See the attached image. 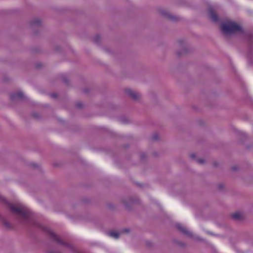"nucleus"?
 Segmentation results:
<instances>
[{
    "instance_id": "nucleus-26",
    "label": "nucleus",
    "mask_w": 253,
    "mask_h": 253,
    "mask_svg": "<svg viewBox=\"0 0 253 253\" xmlns=\"http://www.w3.org/2000/svg\"><path fill=\"white\" fill-rule=\"evenodd\" d=\"M239 169L237 166H234L231 167V169L233 171H237Z\"/></svg>"
},
{
    "instance_id": "nucleus-20",
    "label": "nucleus",
    "mask_w": 253,
    "mask_h": 253,
    "mask_svg": "<svg viewBox=\"0 0 253 253\" xmlns=\"http://www.w3.org/2000/svg\"><path fill=\"white\" fill-rule=\"evenodd\" d=\"M29 165L32 168H33L34 169H38L40 168V166L38 164L32 163H30Z\"/></svg>"
},
{
    "instance_id": "nucleus-7",
    "label": "nucleus",
    "mask_w": 253,
    "mask_h": 253,
    "mask_svg": "<svg viewBox=\"0 0 253 253\" xmlns=\"http://www.w3.org/2000/svg\"><path fill=\"white\" fill-rule=\"evenodd\" d=\"M208 16L209 18L214 23H218L219 21V18L218 15L215 13L213 8L210 7L208 9Z\"/></svg>"
},
{
    "instance_id": "nucleus-24",
    "label": "nucleus",
    "mask_w": 253,
    "mask_h": 253,
    "mask_svg": "<svg viewBox=\"0 0 253 253\" xmlns=\"http://www.w3.org/2000/svg\"><path fill=\"white\" fill-rule=\"evenodd\" d=\"M140 159L142 160H144L146 158V155L145 153H141L140 155Z\"/></svg>"
},
{
    "instance_id": "nucleus-41",
    "label": "nucleus",
    "mask_w": 253,
    "mask_h": 253,
    "mask_svg": "<svg viewBox=\"0 0 253 253\" xmlns=\"http://www.w3.org/2000/svg\"><path fill=\"white\" fill-rule=\"evenodd\" d=\"M153 154H154V155H155V156H156V155H157L156 152H154V153H153Z\"/></svg>"
},
{
    "instance_id": "nucleus-29",
    "label": "nucleus",
    "mask_w": 253,
    "mask_h": 253,
    "mask_svg": "<svg viewBox=\"0 0 253 253\" xmlns=\"http://www.w3.org/2000/svg\"><path fill=\"white\" fill-rule=\"evenodd\" d=\"M50 96L52 98H55L57 97V94L56 93H52L50 94Z\"/></svg>"
},
{
    "instance_id": "nucleus-23",
    "label": "nucleus",
    "mask_w": 253,
    "mask_h": 253,
    "mask_svg": "<svg viewBox=\"0 0 253 253\" xmlns=\"http://www.w3.org/2000/svg\"><path fill=\"white\" fill-rule=\"evenodd\" d=\"M178 42L179 45L180 46L182 47L184 43V41L183 40H178Z\"/></svg>"
},
{
    "instance_id": "nucleus-36",
    "label": "nucleus",
    "mask_w": 253,
    "mask_h": 253,
    "mask_svg": "<svg viewBox=\"0 0 253 253\" xmlns=\"http://www.w3.org/2000/svg\"><path fill=\"white\" fill-rule=\"evenodd\" d=\"M60 49V46H56L55 47V50H57V51H59V50Z\"/></svg>"
},
{
    "instance_id": "nucleus-40",
    "label": "nucleus",
    "mask_w": 253,
    "mask_h": 253,
    "mask_svg": "<svg viewBox=\"0 0 253 253\" xmlns=\"http://www.w3.org/2000/svg\"><path fill=\"white\" fill-rule=\"evenodd\" d=\"M137 184L138 185V186L139 187H141L142 186V184H139V183H137Z\"/></svg>"
},
{
    "instance_id": "nucleus-21",
    "label": "nucleus",
    "mask_w": 253,
    "mask_h": 253,
    "mask_svg": "<svg viewBox=\"0 0 253 253\" xmlns=\"http://www.w3.org/2000/svg\"><path fill=\"white\" fill-rule=\"evenodd\" d=\"M76 107L79 109H81L83 106V104L81 102L76 103Z\"/></svg>"
},
{
    "instance_id": "nucleus-42",
    "label": "nucleus",
    "mask_w": 253,
    "mask_h": 253,
    "mask_svg": "<svg viewBox=\"0 0 253 253\" xmlns=\"http://www.w3.org/2000/svg\"><path fill=\"white\" fill-rule=\"evenodd\" d=\"M249 64H251V60L250 61H249Z\"/></svg>"
},
{
    "instance_id": "nucleus-27",
    "label": "nucleus",
    "mask_w": 253,
    "mask_h": 253,
    "mask_svg": "<svg viewBox=\"0 0 253 253\" xmlns=\"http://www.w3.org/2000/svg\"><path fill=\"white\" fill-rule=\"evenodd\" d=\"M197 161L198 163L201 164H203L205 161L203 159H197Z\"/></svg>"
},
{
    "instance_id": "nucleus-38",
    "label": "nucleus",
    "mask_w": 253,
    "mask_h": 253,
    "mask_svg": "<svg viewBox=\"0 0 253 253\" xmlns=\"http://www.w3.org/2000/svg\"><path fill=\"white\" fill-rule=\"evenodd\" d=\"M48 253H54V252L53 251H49L48 252Z\"/></svg>"
},
{
    "instance_id": "nucleus-16",
    "label": "nucleus",
    "mask_w": 253,
    "mask_h": 253,
    "mask_svg": "<svg viewBox=\"0 0 253 253\" xmlns=\"http://www.w3.org/2000/svg\"><path fill=\"white\" fill-rule=\"evenodd\" d=\"M108 235L111 237H112L115 239H118L120 237V234L118 232L114 231H110L108 232Z\"/></svg>"
},
{
    "instance_id": "nucleus-31",
    "label": "nucleus",
    "mask_w": 253,
    "mask_h": 253,
    "mask_svg": "<svg viewBox=\"0 0 253 253\" xmlns=\"http://www.w3.org/2000/svg\"><path fill=\"white\" fill-rule=\"evenodd\" d=\"M83 92L84 93H88L89 92V90L88 88H85L83 90Z\"/></svg>"
},
{
    "instance_id": "nucleus-44",
    "label": "nucleus",
    "mask_w": 253,
    "mask_h": 253,
    "mask_svg": "<svg viewBox=\"0 0 253 253\" xmlns=\"http://www.w3.org/2000/svg\"><path fill=\"white\" fill-rule=\"evenodd\" d=\"M35 35L37 34V32L36 31L35 32Z\"/></svg>"
},
{
    "instance_id": "nucleus-3",
    "label": "nucleus",
    "mask_w": 253,
    "mask_h": 253,
    "mask_svg": "<svg viewBox=\"0 0 253 253\" xmlns=\"http://www.w3.org/2000/svg\"><path fill=\"white\" fill-rule=\"evenodd\" d=\"M33 224H34V226L38 227L39 228H42L44 231L47 232L50 236V238L53 241H55L57 243H58L60 245H63L65 247L70 249L71 250L73 249V247L70 244L62 241L60 238V237L58 235H57L55 233L52 232L49 229H47V228H45V227L42 228V226L41 224H40L39 223H38L36 222H34Z\"/></svg>"
},
{
    "instance_id": "nucleus-9",
    "label": "nucleus",
    "mask_w": 253,
    "mask_h": 253,
    "mask_svg": "<svg viewBox=\"0 0 253 253\" xmlns=\"http://www.w3.org/2000/svg\"><path fill=\"white\" fill-rule=\"evenodd\" d=\"M125 91L126 93L134 100H138L140 96V95L138 93L130 89V88H126Z\"/></svg>"
},
{
    "instance_id": "nucleus-17",
    "label": "nucleus",
    "mask_w": 253,
    "mask_h": 253,
    "mask_svg": "<svg viewBox=\"0 0 253 253\" xmlns=\"http://www.w3.org/2000/svg\"><path fill=\"white\" fill-rule=\"evenodd\" d=\"M61 78L62 79L63 82L65 84H66L67 85H69L70 84L69 80L66 76H65V75H62L61 76Z\"/></svg>"
},
{
    "instance_id": "nucleus-28",
    "label": "nucleus",
    "mask_w": 253,
    "mask_h": 253,
    "mask_svg": "<svg viewBox=\"0 0 253 253\" xmlns=\"http://www.w3.org/2000/svg\"><path fill=\"white\" fill-rule=\"evenodd\" d=\"M146 246H147L148 247H150L152 246V243L150 241H146Z\"/></svg>"
},
{
    "instance_id": "nucleus-13",
    "label": "nucleus",
    "mask_w": 253,
    "mask_h": 253,
    "mask_svg": "<svg viewBox=\"0 0 253 253\" xmlns=\"http://www.w3.org/2000/svg\"><path fill=\"white\" fill-rule=\"evenodd\" d=\"M189 52L188 48L184 46L183 48L180 50H178L176 52L177 56L179 57H181L182 55L185 54Z\"/></svg>"
},
{
    "instance_id": "nucleus-5",
    "label": "nucleus",
    "mask_w": 253,
    "mask_h": 253,
    "mask_svg": "<svg viewBox=\"0 0 253 253\" xmlns=\"http://www.w3.org/2000/svg\"><path fill=\"white\" fill-rule=\"evenodd\" d=\"M175 227L177 230H178L181 233H182L184 235H186L191 238L195 239L197 240H199V241L203 240L202 239H201L200 238L198 237L195 238L192 232L189 231L188 230H187L186 228H185L184 227H183L180 223L176 224Z\"/></svg>"
},
{
    "instance_id": "nucleus-8",
    "label": "nucleus",
    "mask_w": 253,
    "mask_h": 253,
    "mask_svg": "<svg viewBox=\"0 0 253 253\" xmlns=\"http://www.w3.org/2000/svg\"><path fill=\"white\" fill-rule=\"evenodd\" d=\"M160 13L162 15L171 21H177L179 19L178 17L172 15L166 11L162 10L160 11Z\"/></svg>"
},
{
    "instance_id": "nucleus-1",
    "label": "nucleus",
    "mask_w": 253,
    "mask_h": 253,
    "mask_svg": "<svg viewBox=\"0 0 253 253\" xmlns=\"http://www.w3.org/2000/svg\"><path fill=\"white\" fill-rule=\"evenodd\" d=\"M221 31L226 38L235 34H243L244 33V30L240 25L232 21H228L225 23H222L220 25Z\"/></svg>"
},
{
    "instance_id": "nucleus-35",
    "label": "nucleus",
    "mask_w": 253,
    "mask_h": 253,
    "mask_svg": "<svg viewBox=\"0 0 253 253\" xmlns=\"http://www.w3.org/2000/svg\"><path fill=\"white\" fill-rule=\"evenodd\" d=\"M178 244L181 247H184L185 246V244L183 243H178Z\"/></svg>"
},
{
    "instance_id": "nucleus-22",
    "label": "nucleus",
    "mask_w": 253,
    "mask_h": 253,
    "mask_svg": "<svg viewBox=\"0 0 253 253\" xmlns=\"http://www.w3.org/2000/svg\"><path fill=\"white\" fill-rule=\"evenodd\" d=\"M152 139L154 141L157 140L158 139V135L157 133L154 134L152 137Z\"/></svg>"
},
{
    "instance_id": "nucleus-19",
    "label": "nucleus",
    "mask_w": 253,
    "mask_h": 253,
    "mask_svg": "<svg viewBox=\"0 0 253 253\" xmlns=\"http://www.w3.org/2000/svg\"><path fill=\"white\" fill-rule=\"evenodd\" d=\"M32 117L36 120H39L41 119L40 114L38 113L34 112L32 114Z\"/></svg>"
},
{
    "instance_id": "nucleus-12",
    "label": "nucleus",
    "mask_w": 253,
    "mask_h": 253,
    "mask_svg": "<svg viewBox=\"0 0 253 253\" xmlns=\"http://www.w3.org/2000/svg\"><path fill=\"white\" fill-rule=\"evenodd\" d=\"M232 218L235 221H242L244 219V217L242 214L236 212L231 215Z\"/></svg>"
},
{
    "instance_id": "nucleus-39",
    "label": "nucleus",
    "mask_w": 253,
    "mask_h": 253,
    "mask_svg": "<svg viewBox=\"0 0 253 253\" xmlns=\"http://www.w3.org/2000/svg\"><path fill=\"white\" fill-rule=\"evenodd\" d=\"M128 147V145H126V146H124V148L125 149H126Z\"/></svg>"
},
{
    "instance_id": "nucleus-6",
    "label": "nucleus",
    "mask_w": 253,
    "mask_h": 253,
    "mask_svg": "<svg viewBox=\"0 0 253 253\" xmlns=\"http://www.w3.org/2000/svg\"><path fill=\"white\" fill-rule=\"evenodd\" d=\"M122 202L124 205L126 209L129 211L131 210L132 205L138 203L139 202V200L137 198L129 197L127 198L123 199Z\"/></svg>"
},
{
    "instance_id": "nucleus-11",
    "label": "nucleus",
    "mask_w": 253,
    "mask_h": 253,
    "mask_svg": "<svg viewBox=\"0 0 253 253\" xmlns=\"http://www.w3.org/2000/svg\"><path fill=\"white\" fill-rule=\"evenodd\" d=\"M41 20L38 18H35L34 20H32L30 22V26L31 28H34L35 27H38L41 25Z\"/></svg>"
},
{
    "instance_id": "nucleus-14",
    "label": "nucleus",
    "mask_w": 253,
    "mask_h": 253,
    "mask_svg": "<svg viewBox=\"0 0 253 253\" xmlns=\"http://www.w3.org/2000/svg\"><path fill=\"white\" fill-rule=\"evenodd\" d=\"M237 133L239 136L240 137L242 141H243L247 138V134L244 132H242L240 130H237Z\"/></svg>"
},
{
    "instance_id": "nucleus-37",
    "label": "nucleus",
    "mask_w": 253,
    "mask_h": 253,
    "mask_svg": "<svg viewBox=\"0 0 253 253\" xmlns=\"http://www.w3.org/2000/svg\"><path fill=\"white\" fill-rule=\"evenodd\" d=\"M213 165L214 167H216L217 166V163L216 162H213Z\"/></svg>"
},
{
    "instance_id": "nucleus-30",
    "label": "nucleus",
    "mask_w": 253,
    "mask_h": 253,
    "mask_svg": "<svg viewBox=\"0 0 253 253\" xmlns=\"http://www.w3.org/2000/svg\"><path fill=\"white\" fill-rule=\"evenodd\" d=\"M190 157L191 159H195L196 158V154H191L190 155Z\"/></svg>"
},
{
    "instance_id": "nucleus-2",
    "label": "nucleus",
    "mask_w": 253,
    "mask_h": 253,
    "mask_svg": "<svg viewBox=\"0 0 253 253\" xmlns=\"http://www.w3.org/2000/svg\"><path fill=\"white\" fill-rule=\"evenodd\" d=\"M0 200L3 202L10 209L13 213L21 216L25 221H28L31 220L32 217V212L29 210L24 209L23 207H15L12 203L8 202L4 198L1 197L0 196Z\"/></svg>"
},
{
    "instance_id": "nucleus-32",
    "label": "nucleus",
    "mask_w": 253,
    "mask_h": 253,
    "mask_svg": "<svg viewBox=\"0 0 253 253\" xmlns=\"http://www.w3.org/2000/svg\"><path fill=\"white\" fill-rule=\"evenodd\" d=\"M42 66V64L41 63H37L36 65V67L37 69H39Z\"/></svg>"
},
{
    "instance_id": "nucleus-34",
    "label": "nucleus",
    "mask_w": 253,
    "mask_h": 253,
    "mask_svg": "<svg viewBox=\"0 0 253 253\" xmlns=\"http://www.w3.org/2000/svg\"><path fill=\"white\" fill-rule=\"evenodd\" d=\"M124 232H127V233H128V232H129L130 230H129V229H126H126H125L124 230Z\"/></svg>"
},
{
    "instance_id": "nucleus-43",
    "label": "nucleus",
    "mask_w": 253,
    "mask_h": 253,
    "mask_svg": "<svg viewBox=\"0 0 253 253\" xmlns=\"http://www.w3.org/2000/svg\"><path fill=\"white\" fill-rule=\"evenodd\" d=\"M4 82H7V80H6L5 78L4 79Z\"/></svg>"
},
{
    "instance_id": "nucleus-4",
    "label": "nucleus",
    "mask_w": 253,
    "mask_h": 253,
    "mask_svg": "<svg viewBox=\"0 0 253 253\" xmlns=\"http://www.w3.org/2000/svg\"><path fill=\"white\" fill-rule=\"evenodd\" d=\"M245 42L248 46V57L251 58L253 54V30L245 34Z\"/></svg>"
},
{
    "instance_id": "nucleus-25",
    "label": "nucleus",
    "mask_w": 253,
    "mask_h": 253,
    "mask_svg": "<svg viewBox=\"0 0 253 253\" xmlns=\"http://www.w3.org/2000/svg\"><path fill=\"white\" fill-rule=\"evenodd\" d=\"M217 187L219 190H221L224 188V185L223 184L220 183L218 185Z\"/></svg>"
},
{
    "instance_id": "nucleus-10",
    "label": "nucleus",
    "mask_w": 253,
    "mask_h": 253,
    "mask_svg": "<svg viewBox=\"0 0 253 253\" xmlns=\"http://www.w3.org/2000/svg\"><path fill=\"white\" fill-rule=\"evenodd\" d=\"M10 97L11 101H15L18 99L23 100L25 98L24 94L21 91L11 94Z\"/></svg>"
},
{
    "instance_id": "nucleus-18",
    "label": "nucleus",
    "mask_w": 253,
    "mask_h": 253,
    "mask_svg": "<svg viewBox=\"0 0 253 253\" xmlns=\"http://www.w3.org/2000/svg\"><path fill=\"white\" fill-rule=\"evenodd\" d=\"M93 42L97 44H99L101 42V37L99 35H96L93 39Z\"/></svg>"
},
{
    "instance_id": "nucleus-33",
    "label": "nucleus",
    "mask_w": 253,
    "mask_h": 253,
    "mask_svg": "<svg viewBox=\"0 0 253 253\" xmlns=\"http://www.w3.org/2000/svg\"><path fill=\"white\" fill-rule=\"evenodd\" d=\"M121 122L123 123H127V121H126V119H122L121 120Z\"/></svg>"
},
{
    "instance_id": "nucleus-15",
    "label": "nucleus",
    "mask_w": 253,
    "mask_h": 253,
    "mask_svg": "<svg viewBox=\"0 0 253 253\" xmlns=\"http://www.w3.org/2000/svg\"><path fill=\"white\" fill-rule=\"evenodd\" d=\"M2 222L4 227L7 229H11L12 228L11 224L7 220L3 219Z\"/></svg>"
}]
</instances>
